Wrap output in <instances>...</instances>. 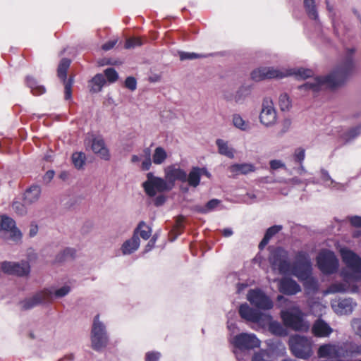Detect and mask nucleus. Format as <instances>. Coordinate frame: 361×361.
Segmentation results:
<instances>
[{"label":"nucleus","mask_w":361,"mask_h":361,"mask_svg":"<svg viewBox=\"0 0 361 361\" xmlns=\"http://www.w3.org/2000/svg\"><path fill=\"white\" fill-rule=\"evenodd\" d=\"M269 262L274 271L281 275L293 274L301 281L310 283L313 290L317 289V281L311 277L312 263L309 255L304 251L296 253L292 264L288 251L276 247L269 255Z\"/></svg>","instance_id":"1"},{"label":"nucleus","mask_w":361,"mask_h":361,"mask_svg":"<svg viewBox=\"0 0 361 361\" xmlns=\"http://www.w3.org/2000/svg\"><path fill=\"white\" fill-rule=\"evenodd\" d=\"M354 66L353 61L348 59L343 64L334 68L329 75L311 78L299 88L301 90L311 91L312 93H317L326 88H336L345 82Z\"/></svg>","instance_id":"2"},{"label":"nucleus","mask_w":361,"mask_h":361,"mask_svg":"<svg viewBox=\"0 0 361 361\" xmlns=\"http://www.w3.org/2000/svg\"><path fill=\"white\" fill-rule=\"evenodd\" d=\"M313 72L304 68H278L274 67H260L251 73V78L255 81L266 79L283 78L288 76H295L298 79H305L311 77Z\"/></svg>","instance_id":"3"},{"label":"nucleus","mask_w":361,"mask_h":361,"mask_svg":"<svg viewBox=\"0 0 361 361\" xmlns=\"http://www.w3.org/2000/svg\"><path fill=\"white\" fill-rule=\"evenodd\" d=\"M338 252L345 264V267L341 270V276L345 281H361V257L346 247H339Z\"/></svg>","instance_id":"4"},{"label":"nucleus","mask_w":361,"mask_h":361,"mask_svg":"<svg viewBox=\"0 0 361 361\" xmlns=\"http://www.w3.org/2000/svg\"><path fill=\"white\" fill-rule=\"evenodd\" d=\"M71 289V286L68 284H65L56 289H44L36 293L32 298L23 301V307L24 309H30L40 304L48 303L53 298H62L68 295Z\"/></svg>","instance_id":"5"},{"label":"nucleus","mask_w":361,"mask_h":361,"mask_svg":"<svg viewBox=\"0 0 361 361\" xmlns=\"http://www.w3.org/2000/svg\"><path fill=\"white\" fill-rule=\"evenodd\" d=\"M231 343L235 347L233 353L238 361H246L244 357H247V350L258 348L260 341L254 334L241 333L231 339Z\"/></svg>","instance_id":"6"},{"label":"nucleus","mask_w":361,"mask_h":361,"mask_svg":"<svg viewBox=\"0 0 361 361\" xmlns=\"http://www.w3.org/2000/svg\"><path fill=\"white\" fill-rule=\"evenodd\" d=\"M281 317L284 325L294 331L306 332L310 329V324L304 319L305 314L298 307L281 310Z\"/></svg>","instance_id":"7"},{"label":"nucleus","mask_w":361,"mask_h":361,"mask_svg":"<svg viewBox=\"0 0 361 361\" xmlns=\"http://www.w3.org/2000/svg\"><path fill=\"white\" fill-rule=\"evenodd\" d=\"M288 344L291 353L296 357L307 359L312 355V341L310 338L300 335L291 336Z\"/></svg>","instance_id":"8"},{"label":"nucleus","mask_w":361,"mask_h":361,"mask_svg":"<svg viewBox=\"0 0 361 361\" xmlns=\"http://www.w3.org/2000/svg\"><path fill=\"white\" fill-rule=\"evenodd\" d=\"M109 337L104 324L99 320V316L96 315L93 320L91 331V342L92 348L99 350L105 348L108 343Z\"/></svg>","instance_id":"9"},{"label":"nucleus","mask_w":361,"mask_h":361,"mask_svg":"<svg viewBox=\"0 0 361 361\" xmlns=\"http://www.w3.org/2000/svg\"><path fill=\"white\" fill-rule=\"evenodd\" d=\"M317 263L320 271L324 274L336 272L339 267L338 259L334 252L328 250H323L319 253Z\"/></svg>","instance_id":"10"},{"label":"nucleus","mask_w":361,"mask_h":361,"mask_svg":"<svg viewBox=\"0 0 361 361\" xmlns=\"http://www.w3.org/2000/svg\"><path fill=\"white\" fill-rule=\"evenodd\" d=\"M259 120L265 127H272L277 123V111L274 102L270 97H264L262 99Z\"/></svg>","instance_id":"11"},{"label":"nucleus","mask_w":361,"mask_h":361,"mask_svg":"<svg viewBox=\"0 0 361 361\" xmlns=\"http://www.w3.org/2000/svg\"><path fill=\"white\" fill-rule=\"evenodd\" d=\"M146 194L154 197L157 193L171 190L165 178L154 176L151 172L147 174V180L142 183Z\"/></svg>","instance_id":"12"},{"label":"nucleus","mask_w":361,"mask_h":361,"mask_svg":"<svg viewBox=\"0 0 361 361\" xmlns=\"http://www.w3.org/2000/svg\"><path fill=\"white\" fill-rule=\"evenodd\" d=\"M247 300L259 310H271L274 306L271 298L259 288L250 289L247 294Z\"/></svg>","instance_id":"13"},{"label":"nucleus","mask_w":361,"mask_h":361,"mask_svg":"<svg viewBox=\"0 0 361 361\" xmlns=\"http://www.w3.org/2000/svg\"><path fill=\"white\" fill-rule=\"evenodd\" d=\"M239 314L243 319L262 326H264L271 319L270 314L263 313L259 310L253 309L247 303L242 304L240 306Z\"/></svg>","instance_id":"14"},{"label":"nucleus","mask_w":361,"mask_h":361,"mask_svg":"<svg viewBox=\"0 0 361 361\" xmlns=\"http://www.w3.org/2000/svg\"><path fill=\"white\" fill-rule=\"evenodd\" d=\"M0 231H4L8 233V237H4L5 240H9L16 244L22 242L23 233L21 231L16 227V221L7 216H0Z\"/></svg>","instance_id":"15"},{"label":"nucleus","mask_w":361,"mask_h":361,"mask_svg":"<svg viewBox=\"0 0 361 361\" xmlns=\"http://www.w3.org/2000/svg\"><path fill=\"white\" fill-rule=\"evenodd\" d=\"M0 269L4 274L18 276H27L30 272V266L27 261L20 262L4 261L0 263Z\"/></svg>","instance_id":"16"},{"label":"nucleus","mask_w":361,"mask_h":361,"mask_svg":"<svg viewBox=\"0 0 361 361\" xmlns=\"http://www.w3.org/2000/svg\"><path fill=\"white\" fill-rule=\"evenodd\" d=\"M164 178L170 189L172 190L176 181L185 183L186 171L175 165H170L164 169Z\"/></svg>","instance_id":"17"},{"label":"nucleus","mask_w":361,"mask_h":361,"mask_svg":"<svg viewBox=\"0 0 361 361\" xmlns=\"http://www.w3.org/2000/svg\"><path fill=\"white\" fill-rule=\"evenodd\" d=\"M331 305L337 314L343 315L351 313L356 306V303L350 298H336L332 300Z\"/></svg>","instance_id":"18"},{"label":"nucleus","mask_w":361,"mask_h":361,"mask_svg":"<svg viewBox=\"0 0 361 361\" xmlns=\"http://www.w3.org/2000/svg\"><path fill=\"white\" fill-rule=\"evenodd\" d=\"M143 226H145V222L140 221L138 224L137 228L135 229L132 238L126 240L123 243L121 248L123 255H130L135 252L139 248L140 245V238L138 237V231Z\"/></svg>","instance_id":"19"},{"label":"nucleus","mask_w":361,"mask_h":361,"mask_svg":"<svg viewBox=\"0 0 361 361\" xmlns=\"http://www.w3.org/2000/svg\"><path fill=\"white\" fill-rule=\"evenodd\" d=\"M91 149L92 152L99 158L108 161L111 158L109 149L105 145V142L102 137H93L91 140Z\"/></svg>","instance_id":"20"},{"label":"nucleus","mask_w":361,"mask_h":361,"mask_svg":"<svg viewBox=\"0 0 361 361\" xmlns=\"http://www.w3.org/2000/svg\"><path fill=\"white\" fill-rule=\"evenodd\" d=\"M350 282L353 283L352 281H345L344 280L343 283L341 282H336L331 284L329 288L324 291V295H326L328 294H334L336 293H345V292H350V293H357L358 291V287L356 285L350 286L349 284Z\"/></svg>","instance_id":"21"},{"label":"nucleus","mask_w":361,"mask_h":361,"mask_svg":"<svg viewBox=\"0 0 361 361\" xmlns=\"http://www.w3.org/2000/svg\"><path fill=\"white\" fill-rule=\"evenodd\" d=\"M279 290L286 295H295L301 291V288L293 279L283 278L279 281Z\"/></svg>","instance_id":"22"},{"label":"nucleus","mask_w":361,"mask_h":361,"mask_svg":"<svg viewBox=\"0 0 361 361\" xmlns=\"http://www.w3.org/2000/svg\"><path fill=\"white\" fill-rule=\"evenodd\" d=\"M256 167L254 164L250 163L234 164L228 167V171L233 177L238 176L240 175H247L250 173L254 172Z\"/></svg>","instance_id":"23"},{"label":"nucleus","mask_w":361,"mask_h":361,"mask_svg":"<svg viewBox=\"0 0 361 361\" xmlns=\"http://www.w3.org/2000/svg\"><path fill=\"white\" fill-rule=\"evenodd\" d=\"M312 331L317 337H328L333 332V329L326 322L318 319L314 322Z\"/></svg>","instance_id":"24"},{"label":"nucleus","mask_w":361,"mask_h":361,"mask_svg":"<svg viewBox=\"0 0 361 361\" xmlns=\"http://www.w3.org/2000/svg\"><path fill=\"white\" fill-rule=\"evenodd\" d=\"M200 167H192L188 174L186 173L185 183L192 188H197L200 183Z\"/></svg>","instance_id":"25"},{"label":"nucleus","mask_w":361,"mask_h":361,"mask_svg":"<svg viewBox=\"0 0 361 361\" xmlns=\"http://www.w3.org/2000/svg\"><path fill=\"white\" fill-rule=\"evenodd\" d=\"M41 194V188L38 185H32L27 189L24 195V200L26 204H33L38 201Z\"/></svg>","instance_id":"26"},{"label":"nucleus","mask_w":361,"mask_h":361,"mask_svg":"<svg viewBox=\"0 0 361 361\" xmlns=\"http://www.w3.org/2000/svg\"><path fill=\"white\" fill-rule=\"evenodd\" d=\"M216 145L218 147V152L224 156H226L230 159L234 158L235 150L231 147L227 141L222 139H217Z\"/></svg>","instance_id":"27"},{"label":"nucleus","mask_w":361,"mask_h":361,"mask_svg":"<svg viewBox=\"0 0 361 361\" xmlns=\"http://www.w3.org/2000/svg\"><path fill=\"white\" fill-rule=\"evenodd\" d=\"M320 178L321 183L326 188H332L336 190H341L343 188V185L333 180L328 171L324 169L321 170Z\"/></svg>","instance_id":"28"},{"label":"nucleus","mask_w":361,"mask_h":361,"mask_svg":"<svg viewBox=\"0 0 361 361\" xmlns=\"http://www.w3.org/2000/svg\"><path fill=\"white\" fill-rule=\"evenodd\" d=\"M232 123L242 131H249L251 129L250 123L245 120L239 114H234L232 116Z\"/></svg>","instance_id":"29"},{"label":"nucleus","mask_w":361,"mask_h":361,"mask_svg":"<svg viewBox=\"0 0 361 361\" xmlns=\"http://www.w3.org/2000/svg\"><path fill=\"white\" fill-rule=\"evenodd\" d=\"M269 325V331L276 336H286L288 334L287 330L278 322L270 320L265 324Z\"/></svg>","instance_id":"30"},{"label":"nucleus","mask_w":361,"mask_h":361,"mask_svg":"<svg viewBox=\"0 0 361 361\" xmlns=\"http://www.w3.org/2000/svg\"><path fill=\"white\" fill-rule=\"evenodd\" d=\"M168 154L165 149L162 147L155 148L152 154V161L156 165H161L166 160Z\"/></svg>","instance_id":"31"},{"label":"nucleus","mask_w":361,"mask_h":361,"mask_svg":"<svg viewBox=\"0 0 361 361\" xmlns=\"http://www.w3.org/2000/svg\"><path fill=\"white\" fill-rule=\"evenodd\" d=\"M305 11L310 18L317 20L318 13L315 5V0H303Z\"/></svg>","instance_id":"32"},{"label":"nucleus","mask_w":361,"mask_h":361,"mask_svg":"<svg viewBox=\"0 0 361 361\" xmlns=\"http://www.w3.org/2000/svg\"><path fill=\"white\" fill-rule=\"evenodd\" d=\"M26 83L34 94H42L45 92L44 86L39 85L37 81L30 76L26 78Z\"/></svg>","instance_id":"33"},{"label":"nucleus","mask_w":361,"mask_h":361,"mask_svg":"<svg viewBox=\"0 0 361 361\" xmlns=\"http://www.w3.org/2000/svg\"><path fill=\"white\" fill-rule=\"evenodd\" d=\"M92 92H99L105 84V79L102 74H97L90 81Z\"/></svg>","instance_id":"34"},{"label":"nucleus","mask_w":361,"mask_h":361,"mask_svg":"<svg viewBox=\"0 0 361 361\" xmlns=\"http://www.w3.org/2000/svg\"><path fill=\"white\" fill-rule=\"evenodd\" d=\"M75 255V250L71 247H66L61 251L56 257V262H62L68 259H72Z\"/></svg>","instance_id":"35"},{"label":"nucleus","mask_w":361,"mask_h":361,"mask_svg":"<svg viewBox=\"0 0 361 361\" xmlns=\"http://www.w3.org/2000/svg\"><path fill=\"white\" fill-rule=\"evenodd\" d=\"M250 90L249 87H240L235 94L234 101L237 104H243L247 97L250 94Z\"/></svg>","instance_id":"36"},{"label":"nucleus","mask_w":361,"mask_h":361,"mask_svg":"<svg viewBox=\"0 0 361 361\" xmlns=\"http://www.w3.org/2000/svg\"><path fill=\"white\" fill-rule=\"evenodd\" d=\"M220 203V201L217 199H212L209 201L204 207L197 206L195 207L196 211L200 213L206 214L214 210Z\"/></svg>","instance_id":"37"},{"label":"nucleus","mask_w":361,"mask_h":361,"mask_svg":"<svg viewBox=\"0 0 361 361\" xmlns=\"http://www.w3.org/2000/svg\"><path fill=\"white\" fill-rule=\"evenodd\" d=\"M71 61L68 59H63L58 67V76L63 80V81H66V72L70 66Z\"/></svg>","instance_id":"38"},{"label":"nucleus","mask_w":361,"mask_h":361,"mask_svg":"<svg viewBox=\"0 0 361 361\" xmlns=\"http://www.w3.org/2000/svg\"><path fill=\"white\" fill-rule=\"evenodd\" d=\"M360 131L361 128L360 126L353 128L348 130L347 132L342 134L341 138L345 142H348L355 137H356L360 133Z\"/></svg>","instance_id":"39"},{"label":"nucleus","mask_w":361,"mask_h":361,"mask_svg":"<svg viewBox=\"0 0 361 361\" xmlns=\"http://www.w3.org/2000/svg\"><path fill=\"white\" fill-rule=\"evenodd\" d=\"M86 156L83 152H75L72 154V161L77 169H81L85 164Z\"/></svg>","instance_id":"40"},{"label":"nucleus","mask_w":361,"mask_h":361,"mask_svg":"<svg viewBox=\"0 0 361 361\" xmlns=\"http://www.w3.org/2000/svg\"><path fill=\"white\" fill-rule=\"evenodd\" d=\"M279 104L281 111H288L291 107V101L288 95L283 93L279 96Z\"/></svg>","instance_id":"41"},{"label":"nucleus","mask_w":361,"mask_h":361,"mask_svg":"<svg viewBox=\"0 0 361 361\" xmlns=\"http://www.w3.org/2000/svg\"><path fill=\"white\" fill-rule=\"evenodd\" d=\"M280 182L286 183V184H291V185H300L302 183H305V185H307L309 183H314V184L317 183V182L316 180H314V179L302 180L298 177H293V178H289V179H283Z\"/></svg>","instance_id":"42"},{"label":"nucleus","mask_w":361,"mask_h":361,"mask_svg":"<svg viewBox=\"0 0 361 361\" xmlns=\"http://www.w3.org/2000/svg\"><path fill=\"white\" fill-rule=\"evenodd\" d=\"M12 209L19 216H25L27 212V208L24 204L19 201H14L12 204Z\"/></svg>","instance_id":"43"},{"label":"nucleus","mask_w":361,"mask_h":361,"mask_svg":"<svg viewBox=\"0 0 361 361\" xmlns=\"http://www.w3.org/2000/svg\"><path fill=\"white\" fill-rule=\"evenodd\" d=\"M178 54H179L180 59L181 61L192 60V59H197V58L206 57L205 55L198 54H196V53H194V52L180 51L178 53Z\"/></svg>","instance_id":"44"},{"label":"nucleus","mask_w":361,"mask_h":361,"mask_svg":"<svg viewBox=\"0 0 361 361\" xmlns=\"http://www.w3.org/2000/svg\"><path fill=\"white\" fill-rule=\"evenodd\" d=\"M144 153L146 155V158L142 162L141 168L144 171H148L152 166V162H153L152 159H151V157H150V149L149 148L145 149Z\"/></svg>","instance_id":"45"},{"label":"nucleus","mask_w":361,"mask_h":361,"mask_svg":"<svg viewBox=\"0 0 361 361\" xmlns=\"http://www.w3.org/2000/svg\"><path fill=\"white\" fill-rule=\"evenodd\" d=\"M282 228L283 226L281 225H274L271 226L267 230L264 236L270 240L274 235L281 231Z\"/></svg>","instance_id":"46"},{"label":"nucleus","mask_w":361,"mask_h":361,"mask_svg":"<svg viewBox=\"0 0 361 361\" xmlns=\"http://www.w3.org/2000/svg\"><path fill=\"white\" fill-rule=\"evenodd\" d=\"M152 234V229L146 225L142 226L138 231V237L140 236L144 240H148Z\"/></svg>","instance_id":"47"},{"label":"nucleus","mask_w":361,"mask_h":361,"mask_svg":"<svg viewBox=\"0 0 361 361\" xmlns=\"http://www.w3.org/2000/svg\"><path fill=\"white\" fill-rule=\"evenodd\" d=\"M105 75L107 78L108 80L110 82H114L116 81L118 78V75L115 69L112 68H109L105 70L104 71Z\"/></svg>","instance_id":"48"},{"label":"nucleus","mask_w":361,"mask_h":361,"mask_svg":"<svg viewBox=\"0 0 361 361\" xmlns=\"http://www.w3.org/2000/svg\"><path fill=\"white\" fill-rule=\"evenodd\" d=\"M142 42L140 38H130L126 42L125 48L132 49L142 45Z\"/></svg>","instance_id":"49"},{"label":"nucleus","mask_w":361,"mask_h":361,"mask_svg":"<svg viewBox=\"0 0 361 361\" xmlns=\"http://www.w3.org/2000/svg\"><path fill=\"white\" fill-rule=\"evenodd\" d=\"M64 82H65V87H64L65 99L69 100L71 99V97H72L71 88H72V85L73 83V80L72 79H69L68 81H64Z\"/></svg>","instance_id":"50"},{"label":"nucleus","mask_w":361,"mask_h":361,"mask_svg":"<svg viewBox=\"0 0 361 361\" xmlns=\"http://www.w3.org/2000/svg\"><path fill=\"white\" fill-rule=\"evenodd\" d=\"M305 157V152L304 149L298 148L294 152V160L296 162L302 164Z\"/></svg>","instance_id":"51"},{"label":"nucleus","mask_w":361,"mask_h":361,"mask_svg":"<svg viewBox=\"0 0 361 361\" xmlns=\"http://www.w3.org/2000/svg\"><path fill=\"white\" fill-rule=\"evenodd\" d=\"M354 332L361 338V319H354L351 322Z\"/></svg>","instance_id":"52"},{"label":"nucleus","mask_w":361,"mask_h":361,"mask_svg":"<svg viewBox=\"0 0 361 361\" xmlns=\"http://www.w3.org/2000/svg\"><path fill=\"white\" fill-rule=\"evenodd\" d=\"M125 86L131 91H134L137 87V81L133 77H128L125 81Z\"/></svg>","instance_id":"53"},{"label":"nucleus","mask_w":361,"mask_h":361,"mask_svg":"<svg viewBox=\"0 0 361 361\" xmlns=\"http://www.w3.org/2000/svg\"><path fill=\"white\" fill-rule=\"evenodd\" d=\"M252 361H271L268 360V355L265 351H260L259 353H255L253 357Z\"/></svg>","instance_id":"54"},{"label":"nucleus","mask_w":361,"mask_h":361,"mask_svg":"<svg viewBox=\"0 0 361 361\" xmlns=\"http://www.w3.org/2000/svg\"><path fill=\"white\" fill-rule=\"evenodd\" d=\"M358 354L361 355V345L353 343H349V356Z\"/></svg>","instance_id":"55"},{"label":"nucleus","mask_w":361,"mask_h":361,"mask_svg":"<svg viewBox=\"0 0 361 361\" xmlns=\"http://www.w3.org/2000/svg\"><path fill=\"white\" fill-rule=\"evenodd\" d=\"M160 358V353L158 352H149L146 354V361H158Z\"/></svg>","instance_id":"56"},{"label":"nucleus","mask_w":361,"mask_h":361,"mask_svg":"<svg viewBox=\"0 0 361 361\" xmlns=\"http://www.w3.org/2000/svg\"><path fill=\"white\" fill-rule=\"evenodd\" d=\"M269 164L270 167L274 170H276L280 168H286L285 164L281 160L274 159L271 160Z\"/></svg>","instance_id":"57"},{"label":"nucleus","mask_w":361,"mask_h":361,"mask_svg":"<svg viewBox=\"0 0 361 361\" xmlns=\"http://www.w3.org/2000/svg\"><path fill=\"white\" fill-rule=\"evenodd\" d=\"M349 221L353 226L361 228V216H351L349 218Z\"/></svg>","instance_id":"58"},{"label":"nucleus","mask_w":361,"mask_h":361,"mask_svg":"<svg viewBox=\"0 0 361 361\" xmlns=\"http://www.w3.org/2000/svg\"><path fill=\"white\" fill-rule=\"evenodd\" d=\"M38 233V226L35 223H31L30 225L29 228V237L33 238L35 237Z\"/></svg>","instance_id":"59"},{"label":"nucleus","mask_w":361,"mask_h":361,"mask_svg":"<svg viewBox=\"0 0 361 361\" xmlns=\"http://www.w3.org/2000/svg\"><path fill=\"white\" fill-rule=\"evenodd\" d=\"M117 42V39L109 41L102 45V49L105 51L110 50L112 49Z\"/></svg>","instance_id":"60"},{"label":"nucleus","mask_w":361,"mask_h":361,"mask_svg":"<svg viewBox=\"0 0 361 361\" xmlns=\"http://www.w3.org/2000/svg\"><path fill=\"white\" fill-rule=\"evenodd\" d=\"M54 171H48L44 176V180L46 181H50L53 178H54Z\"/></svg>","instance_id":"61"},{"label":"nucleus","mask_w":361,"mask_h":361,"mask_svg":"<svg viewBox=\"0 0 361 361\" xmlns=\"http://www.w3.org/2000/svg\"><path fill=\"white\" fill-rule=\"evenodd\" d=\"M269 240H270L269 238H267L266 236H264L263 239L259 245V248L261 250L263 249L269 243Z\"/></svg>","instance_id":"62"},{"label":"nucleus","mask_w":361,"mask_h":361,"mask_svg":"<svg viewBox=\"0 0 361 361\" xmlns=\"http://www.w3.org/2000/svg\"><path fill=\"white\" fill-rule=\"evenodd\" d=\"M200 173H201V176H205L209 178H210L212 176L211 173L204 167L200 168Z\"/></svg>","instance_id":"63"},{"label":"nucleus","mask_w":361,"mask_h":361,"mask_svg":"<svg viewBox=\"0 0 361 361\" xmlns=\"http://www.w3.org/2000/svg\"><path fill=\"white\" fill-rule=\"evenodd\" d=\"M222 233L225 237H230L233 235V231L231 228H224L222 231Z\"/></svg>","instance_id":"64"}]
</instances>
